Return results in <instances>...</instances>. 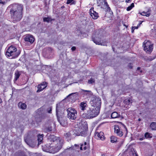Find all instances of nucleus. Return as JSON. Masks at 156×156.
Wrapping results in <instances>:
<instances>
[{
  "mask_svg": "<svg viewBox=\"0 0 156 156\" xmlns=\"http://www.w3.org/2000/svg\"><path fill=\"white\" fill-rule=\"evenodd\" d=\"M23 5L21 4H14L9 11L12 21L16 23L22 19L23 17Z\"/></svg>",
  "mask_w": 156,
  "mask_h": 156,
  "instance_id": "nucleus-1",
  "label": "nucleus"
},
{
  "mask_svg": "<svg viewBox=\"0 0 156 156\" xmlns=\"http://www.w3.org/2000/svg\"><path fill=\"white\" fill-rule=\"evenodd\" d=\"M102 32L101 31L97 30L93 34L92 37L93 41L96 44L104 45V43L101 39L102 37Z\"/></svg>",
  "mask_w": 156,
  "mask_h": 156,
  "instance_id": "nucleus-2",
  "label": "nucleus"
},
{
  "mask_svg": "<svg viewBox=\"0 0 156 156\" xmlns=\"http://www.w3.org/2000/svg\"><path fill=\"white\" fill-rule=\"evenodd\" d=\"M114 133L120 137L122 136L125 131H126V136L128 133V131L125 126L121 123L120 125H116L114 127Z\"/></svg>",
  "mask_w": 156,
  "mask_h": 156,
  "instance_id": "nucleus-3",
  "label": "nucleus"
},
{
  "mask_svg": "<svg viewBox=\"0 0 156 156\" xmlns=\"http://www.w3.org/2000/svg\"><path fill=\"white\" fill-rule=\"evenodd\" d=\"M19 51H17L16 48L13 45H11L7 49L6 55L8 57L12 56V58L17 57L20 54Z\"/></svg>",
  "mask_w": 156,
  "mask_h": 156,
  "instance_id": "nucleus-4",
  "label": "nucleus"
},
{
  "mask_svg": "<svg viewBox=\"0 0 156 156\" xmlns=\"http://www.w3.org/2000/svg\"><path fill=\"white\" fill-rule=\"evenodd\" d=\"M62 142L60 140L57 144H55L51 143V144L50 143V145H47V147L50 151L54 153L58 152L62 148Z\"/></svg>",
  "mask_w": 156,
  "mask_h": 156,
  "instance_id": "nucleus-5",
  "label": "nucleus"
},
{
  "mask_svg": "<svg viewBox=\"0 0 156 156\" xmlns=\"http://www.w3.org/2000/svg\"><path fill=\"white\" fill-rule=\"evenodd\" d=\"M90 103L92 106L100 110L101 104V99L99 97L94 96L93 97L90 101Z\"/></svg>",
  "mask_w": 156,
  "mask_h": 156,
  "instance_id": "nucleus-6",
  "label": "nucleus"
},
{
  "mask_svg": "<svg viewBox=\"0 0 156 156\" xmlns=\"http://www.w3.org/2000/svg\"><path fill=\"white\" fill-rule=\"evenodd\" d=\"M67 116L70 119L74 120L76 119L77 115V111L73 108H69L67 110Z\"/></svg>",
  "mask_w": 156,
  "mask_h": 156,
  "instance_id": "nucleus-7",
  "label": "nucleus"
},
{
  "mask_svg": "<svg viewBox=\"0 0 156 156\" xmlns=\"http://www.w3.org/2000/svg\"><path fill=\"white\" fill-rule=\"evenodd\" d=\"M97 4L98 6H101V8L105 9V11H110V8L105 0H97Z\"/></svg>",
  "mask_w": 156,
  "mask_h": 156,
  "instance_id": "nucleus-8",
  "label": "nucleus"
},
{
  "mask_svg": "<svg viewBox=\"0 0 156 156\" xmlns=\"http://www.w3.org/2000/svg\"><path fill=\"white\" fill-rule=\"evenodd\" d=\"M144 50L147 53L150 54L153 50V45L150 41H147L143 44Z\"/></svg>",
  "mask_w": 156,
  "mask_h": 156,
  "instance_id": "nucleus-9",
  "label": "nucleus"
},
{
  "mask_svg": "<svg viewBox=\"0 0 156 156\" xmlns=\"http://www.w3.org/2000/svg\"><path fill=\"white\" fill-rule=\"evenodd\" d=\"M48 142L49 143V144L50 145V143L56 144H57L58 142L60 141V138L59 137H57L53 135H50L48 136Z\"/></svg>",
  "mask_w": 156,
  "mask_h": 156,
  "instance_id": "nucleus-10",
  "label": "nucleus"
},
{
  "mask_svg": "<svg viewBox=\"0 0 156 156\" xmlns=\"http://www.w3.org/2000/svg\"><path fill=\"white\" fill-rule=\"evenodd\" d=\"M100 110L99 109L95 108L93 110L90 109L87 111V114L90 118H92L98 115L100 112Z\"/></svg>",
  "mask_w": 156,
  "mask_h": 156,
  "instance_id": "nucleus-11",
  "label": "nucleus"
},
{
  "mask_svg": "<svg viewBox=\"0 0 156 156\" xmlns=\"http://www.w3.org/2000/svg\"><path fill=\"white\" fill-rule=\"evenodd\" d=\"M40 110H38L37 113L39 114L38 115H36L35 117L36 121L37 122H40L41 121L42 119H44L45 116V115L43 113H40Z\"/></svg>",
  "mask_w": 156,
  "mask_h": 156,
  "instance_id": "nucleus-12",
  "label": "nucleus"
},
{
  "mask_svg": "<svg viewBox=\"0 0 156 156\" xmlns=\"http://www.w3.org/2000/svg\"><path fill=\"white\" fill-rule=\"evenodd\" d=\"M25 142L30 147H34L36 144V141H34L30 139H26L24 140Z\"/></svg>",
  "mask_w": 156,
  "mask_h": 156,
  "instance_id": "nucleus-13",
  "label": "nucleus"
},
{
  "mask_svg": "<svg viewBox=\"0 0 156 156\" xmlns=\"http://www.w3.org/2000/svg\"><path fill=\"white\" fill-rule=\"evenodd\" d=\"M49 125L48 126H46L44 129V131L47 133L51 131L53 127H54L55 126V123L52 122H50L49 123Z\"/></svg>",
  "mask_w": 156,
  "mask_h": 156,
  "instance_id": "nucleus-14",
  "label": "nucleus"
},
{
  "mask_svg": "<svg viewBox=\"0 0 156 156\" xmlns=\"http://www.w3.org/2000/svg\"><path fill=\"white\" fill-rule=\"evenodd\" d=\"M104 133L102 132L99 133L96 132L95 133V136L98 139H100L103 140L105 139V137L104 136Z\"/></svg>",
  "mask_w": 156,
  "mask_h": 156,
  "instance_id": "nucleus-15",
  "label": "nucleus"
},
{
  "mask_svg": "<svg viewBox=\"0 0 156 156\" xmlns=\"http://www.w3.org/2000/svg\"><path fill=\"white\" fill-rule=\"evenodd\" d=\"M94 8H91L90 10L91 16L94 19H97L99 17L98 13L93 10Z\"/></svg>",
  "mask_w": 156,
  "mask_h": 156,
  "instance_id": "nucleus-16",
  "label": "nucleus"
},
{
  "mask_svg": "<svg viewBox=\"0 0 156 156\" xmlns=\"http://www.w3.org/2000/svg\"><path fill=\"white\" fill-rule=\"evenodd\" d=\"M47 86L46 82H44L42 83L39 84L37 87L38 90L37 92L41 91L44 89Z\"/></svg>",
  "mask_w": 156,
  "mask_h": 156,
  "instance_id": "nucleus-17",
  "label": "nucleus"
},
{
  "mask_svg": "<svg viewBox=\"0 0 156 156\" xmlns=\"http://www.w3.org/2000/svg\"><path fill=\"white\" fill-rule=\"evenodd\" d=\"M25 41L30 42L31 43H33L34 41V38L32 35H27L24 38Z\"/></svg>",
  "mask_w": 156,
  "mask_h": 156,
  "instance_id": "nucleus-18",
  "label": "nucleus"
},
{
  "mask_svg": "<svg viewBox=\"0 0 156 156\" xmlns=\"http://www.w3.org/2000/svg\"><path fill=\"white\" fill-rule=\"evenodd\" d=\"M80 107L82 110L83 111L86 109V108L87 107V102L83 101L81 102L80 104Z\"/></svg>",
  "mask_w": 156,
  "mask_h": 156,
  "instance_id": "nucleus-19",
  "label": "nucleus"
},
{
  "mask_svg": "<svg viewBox=\"0 0 156 156\" xmlns=\"http://www.w3.org/2000/svg\"><path fill=\"white\" fill-rule=\"evenodd\" d=\"M119 114H118L117 112H115L112 113L111 117L112 119H115L119 118Z\"/></svg>",
  "mask_w": 156,
  "mask_h": 156,
  "instance_id": "nucleus-20",
  "label": "nucleus"
},
{
  "mask_svg": "<svg viewBox=\"0 0 156 156\" xmlns=\"http://www.w3.org/2000/svg\"><path fill=\"white\" fill-rule=\"evenodd\" d=\"M43 134H42L41 135L39 134L37 136L38 137V145L41 144V143L42 142V140L43 137Z\"/></svg>",
  "mask_w": 156,
  "mask_h": 156,
  "instance_id": "nucleus-21",
  "label": "nucleus"
},
{
  "mask_svg": "<svg viewBox=\"0 0 156 156\" xmlns=\"http://www.w3.org/2000/svg\"><path fill=\"white\" fill-rule=\"evenodd\" d=\"M81 90L83 95H84L89 96L91 94V91L90 90H85L83 89H82Z\"/></svg>",
  "mask_w": 156,
  "mask_h": 156,
  "instance_id": "nucleus-22",
  "label": "nucleus"
},
{
  "mask_svg": "<svg viewBox=\"0 0 156 156\" xmlns=\"http://www.w3.org/2000/svg\"><path fill=\"white\" fill-rule=\"evenodd\" d=\"M18 106L19 108L23 109H25L27 108V105L24 103H22L21 102L19 103Z\"/></svg>",
  "mask_w": 156,
  "mask_h": 156,
  "instance_id": "nucleus-23",
  "label": "nucleus"
},
{
  "mask_svg": "<svg viewBox=\"0 0 156 156\" xmlns=\"http://www.w3.org/2000/svg\"><path fill=\"white\" fill-rule=\"evenodd\" d=\"M150 127L153 130H156V122H152L150 125Z\"/></svg>",
  "mask_w": 156,
  "mask_h": 156,
  "instance_id": "nucleus-24",
  "label": "nucleus"
},
{
  "mask_svg": "<svg viewBox=\"0 0 156 156\" xmlns=\"http://www.w3.org/2000/svg\"><path fill=\"white\" fill-rule=\"evenodd\" d=\"M21 74L18 71H16L15 73V76L14 80L16 81L19 78Z\"/></svg>",
  "mask_w": 156,
  "mask_h": 156,
  "instance_id": "nucleus-25",
  "label": "nucleus"
},
{
  "mask_svg": "<svg viewBox=\"0 0 156 156\" xmlns=\"http://www.w3.org/2000/svg\"><path fill=\"white\" fill-rule=\"evenodd\" d=\"M82 146H84V147H83V149L84 150H86L89 147V143L86 142H85L83 144H81Z\"/></svg>",
  "mask_w": 156,
  "mask_h": 156,
  "instance_id": "nucleus-26",
  "label": "nucleus"
},
{
  "mask_svg": "<svg viewBox=\"0 0 156 156\" xmlns=\"http://www.w3.org/2000/svg\"><path fill=\"white\" fill-rule=\"evenodd\" d=\"M117 140V138L114 136H112L111 137V141L112 143L116 142Z\"/></svg>",
  "mask_w": 156,
  "mask_h": 156,
  "instance_id": "nucleus-27",
  "label": "nucleus"
},
{
  "mask_svg": "<svg viewBox=\"0 0 156 156\" xmlns=\"http://www.w3.org/2000/svg\"><path fill=\"white\" fill-rule=\"evenodd\" d=\"M16 156H27L26 153L23 152H18Z\"/></svg>",
  "mask_w": 156,
  "mask_h": 156,
  "instance_id": "nucleus-28",
  "label": "nucleus"
},
{
  "mask_svg": "<svg viewBox=\"0 0 156 156\" xmlns=\"http://www.w3.org/2000/svg\"><path fill=\"white\" fill-rule=\"evenodd\" d=\"M71 135V134L69 132L66 133L65 135V136L66 138H67V140H70Z\"/></svg>",
  "mask_w": 156,
  "mask_h": 156,
  "instance_id": "nucleus-29",
  "label": "nucleus"
},
{
  "mask_svg": "<svg viewBox=\"0 0 156 156\" xmlns=\"http://www.w3.org/2000/svg\"><path fill=\"white\" fill-rule=\"evenodd\" d=\"M60 124L62 126H65L67 125V122L66 121H64L62 120H61L60 122Z\"/></svg>",
  "mask_w": 156,
  "mask_h": 156,
  "instance_id": "nucleus-30",
  "label": "nucleus"
},
{
  "mask_svg": "<svg viewBox=\"0 0 156 156\" xmlns=\"http://www.w3.org/2000/svg\"><path fill=\"white\" fill-rule=\"evenodd\" d=\"M134 4L133 3H132L130 6H128L126 10L128 11H130L134 7Z\"/></svg>",
  "mask_w": 156,
  "mask_h": 156,
  "instance_id": "nucleus-31",
  "label": "nucleus"
},
{
  "mask_svg": "<svg viewBox=\"0 0 156 156\" xmlns=\"http://www.w3.org/2000/svg\"><path fill=\"white\" fill-rule=\"evenodd\" d=\"M44 22H49L51 21V19L49 17H44L43 19Z\"/></svg>",
  "mask_w": 156,
  "mask_h": 156,
  "instance_id": "nucleus-32",
  "label": "nucleus"
},
{
  "mask_svg": "<svg viewBox=\"0 0 156 156\" xmlns=\"http://www.w3.org/2000/svg\"><path fill=\"white\" fill-rule=\"evenodd\" d=\"M74 0H67L66 3L67 4H69L70 3H71V4H75L76 3V2L74 1H73Z\"/></svg>",
  "mask_w": 156,
  "mask_h": 156,
  "instance_id": "nucleus-33",
  "label": "nucleus"
},
{
  "mask_svg": "<svg viewBox=\"0 0 156 156\" xmlns=\"http://www.w3.org/2000/svg\"><path fill=\"white\" fill-rule=\"evenodd\" d=\"M151 134H150L148 133H146L145 134V136L147 138H151L152 137V136H151Z\"/></svg>",
  "mask_w": 156,
  "mask_h": 156,
  "instance_id": "nucleus-34",
  "label": "nucleus"
},
{
  "mask_svg": "<svg viewBox=\"0 0 156 156\" xmlns=\"http://www.w3.org/2000/svg\"><path fill=\"white\" fill-rule=\"evenodd\" d=\"M95 80L94 79L91 78L90 80H88V83L90 84H92L93 83H94Z\"/></svg>",
  "mask_w": 156,
  "mask_h": 156,
  "instance_id": "nucleus-35",
  "label": "nucleus"
},
{
  "mask_svg": "<svg viewBox=\"0 0 156 156\" xmlns=\"http://www.w3.org/2000/svg\"><path fill=\"white\" fill-rule=\"evenodd\" d=\"M125 101L126 104L128 105L132 103L131 100L130 99H127Z\"/></svg>",
  "mask_w": 156,
  "mask_h": 156,
  "instance_id": "nucleus-36",
  "label": "nucleus"
},
{
  "mask_svg": "<svg viewBox=\"0 0 156 156\" xmlns=\"http://www.w3.org/2000/svg\"><path fill=\"white\" fill-rule=\"evenodd\" d=\"M130 156H138L135 153H134L133 152H131L130 153Z\"/></svg>",
  "mask_w": 156,
  "mask_h": 156,
  "instance_id": "nucleus-37",
  "label": "nucleus"
},
{
  "mask_svg": "<svg viewBox=\"0 0 156 156\" xmlns=\"http://www.w3.org/2000/svg\"><path fill=\"white\" fill-rule=\"evenodd\" d=\"M76 94V95H78V93L77 92H75V93H72L71 94H70L69 95V96H71L72 95H73V94Z\"/></svg>",
  "mask_w": 156,
  "mask_h": 156,
  "instance_id": "nucleus-38",
  "label": "nucleus"
},
{
  "mask_svg": "<svg viewBox=\"0 0 156 156\" xmlns=\"http://www.w3.org/2000/svg\"><path fill=\"white\" fill-rule=\"evenodd\" d=\"M76 49V47L75 46H73V47L71 48V49L73 51H74Z\"/></svg>",
  "mask_w": 156,
  "mask_h": 156,
  "instance_id": "nucleus-39",
  "label": "nucleus"
},
{
  "mask_svg": "<svg viewBox=\"0 0 156 156\" xmlns=\"http://www.w3.org/2000/svg\"><path fill=\"white\" fill-rule=\"evenodd\" d=\"M146 12H142L140 13V14L142 16H145Z\"/></svg>",
  "mask_w": 156,
  "mask_h": 156,
  "instance_id": "nucleus-40",
  "label": "nucleus"
},
{
  "mask_svg": "<svg viewBox=\"0 0 156 156\" xmlns=\"http://www.w3.org/2000/svg\"><path fill=\"white\" fill-rule=\"evenodd\" d=\"M49 110H48V113H51V108H49Z\"/></svg>",
  "mask_w": 156,
  "mask_h": 156,
  "instance_id": "nucleus-41",
  "label": "nucleus"
},
{
  "mask_svg": "<svg viewBox=\"0 0 156 156\" xmlns=\"http://www.w3.org/2000/svg\"><path fill=\"white\" fill-rule=\"evenodd\" d=\"M128 67L129 69H132L133 66L131 64H129L128 66Z\"/></svg>",
  "mask_w": 156,
  "mask_h": 156,
  "instance_id": "nucleus-42",
  "label": "nucleus"
},
{
  "mask_svg": "<svg viewBox=\"0 0 156 156\" xmlns=\"http://www.w3.org/2000/svg\"><path fill=\"white\" fill-rule=\"evenodd\" d=\"M150 15V13H149L146 12L145 16L147 17H149Z\"/></svg>",
  "mask_w": 156,
  "mask_h": 156,
  "instance_id": "nucleus-43",
  "label": "nucleus"
},
{
  "mask_svg": "<svg viewBox=\"0 0 156 156\" xmlns=\"http://www.w3.org/2000/svg\"><path fill=\"white\" fill-rule=\"evenodd\" d=\"M5 2H3L1 0H0V4H2L3 5H4V4H5Z\"/></svg>",
  "mask_w": 156,
  "mask_h": 156,
  "instance_id": "nucleus-44",
  "label": "nucleus"
},
{
  "mask_svg": "<svg viewBox=\"0 0 156 156\" xmlns=\"http://www.w3.org/2000/svg\"><path fill=\"white\" fill-rule=\"evenodd\" d=\"M154 59V58H152L151 57H150L148 58V59L150 61H151L152 60H153Z\"/></svg>",
  "mask_w": 156,
  "mask_h": 156,
  "instance_id": "nucleus-45",
  "label": "nucleus"
},
{
  "mask_svg": "<svg viewBox=\"0 0 156 156\" xmlns=\"http://www.w3.org/2000/svg\"><path fill=\"white\" fill-rule=\"evenodd\" d=\"M133 27V28H134V30L135 29H137L138 28V27H137H137Z\"/></svg>",
  "mask_w": 156,
  "mask_h": 156,
  "instance_id": "nucleus-46",
  "label": "nucleus"
},
{
  "mask_svg": "<svg viewBox=\"0 0 156 156\" xmlns=\"http://www.w3.org/2000/svg\"><path fill=\"white\" fill-rule=\"evenodd\" d=\"M134 28H133V27H132V33H133L134 31Z\"/></svg>",
  "mask_w": 156,
  "mask_h": 156,
  "instance_id": "nucleus-47",
  "label": "nucleus"
},
{
  "mask_svg": "<svg viewBox=\"0 0 156 156\" xmlns=\"http://www.w3.org/2000/svg\"><path fill=\"white\" fill-rule=\"evenodd\" d=\"M83 146H82V145L81 144V147H80V150H83Z\"/></svg>",
  "mask_w": 156,
  "mask_h": 156,
  "instance_id": "nucleus-48",
  "label": "nucleus"
},
{
  "mask_svg": "<svg viewBox=\"0 0 156 156\" xmlns=\"http://www.w3.org/2000/svg\"><path fill=\"white\" fill-rule=\"evenodd\" d=\"M130 0H126V2H129Z\"/></svg>",
  "mask_w": 156,
  "mask_h": 156,
  "instance_id": "nucleus-49",
  "label": "nucleus"
},
{
  "mask_svg": "<svg viewBox=\"0 0 156 156\" xmlns=\"http://www.w3.org/2000/svg\"><path fill=\"white\" fill-rule=\"evenodd\" d=\"M56 114H57L58 113V109H57V106H56Z\"/></svg>",
  "mask_w": 156,
  "mask_h": 156,
  "instance_id": "nucleus-50",
  "label": "nucleus"
},
{
  "mask_svg": "<svg viewBox=\"0 0 156 156\" xmlns=\"http://www.w3.org/2000/svg\"><path fill=\"white\" fill-rule=\"evenodd\" d=\"M143 138H140V140H143Z\"/></svg>",
  "mask_w": 156,
  "mask_h": 156,
  "instance_id": "nucleus-51",
  "label": "nucleus"
},
{
  "mask_svg": "<svg viewBox=\"0 0 156 156\" xmlns=\"http://www.w3.org/2000/svg\"><path fill=\"white\" fill-rule=\"evenodd\" d=\"M142 22L143 21H141L139 23V24L140 25L142 24Z\"/></svg>",
  "mask_w": 156,
  "mask_h": 156,
  "instance_id": "nucleus-52",
  "label": "nucleus"
},
{
  "mask_svg": "<svg viewBox=\"0 0 156 156\" xmlns=\"http://www.w3.org/2000/svg\"><path fill=\"white\" fill-rule=\"evenodd\" d=\"M138 121H141V119L140 118H139L138 119Z\"/></svg>",
  "mask_w": 156,
  "mask_h": 156,
  "instance_id": "nucleus-53",
  "label": "nucleus"
},
{
  "mask_svg": "<svg viewBox=\"0 0 156 156\" xmlns=\"http://www.w3.org/2000/svg\"><path fill=\"white\" fill-rule=\"evenodd\" d=\"M140 26V25L139 24V23L138 25H137V27H139Z\"/></svg>",
  "mask_w": 156,
  "mask_h": 156,
  "instance_id": "nucleus-54",
  "label": "nucleus"
},
{
  "mask_svg": "<svg viewBox=\"0 0 156 156\" xmlns=\"http://www.w3.org/2000/svg\"><path fill=\"white\" fill-rule=\"evenodd\" d=\"M61 8H64V6H62L61 7Z\"/></svg>",
  "mask_w": 156,
  "mask_h": 156,
  "instance_id": "nucleus-55",
  "label": "nucleus"
},
{
  "mask_svg": "<svg viewBox=\"0 0 156 156\" xmlns=\"http://www.w3.org/2000/svg\"><path fill=\"white\" fill-rule=\"evenodd\" d=\"M140 68H138L137 69H140Z\"/></svg>",
  "mask_w": 156,
  "mask_h": 156,
  "instance_id": "nucleus-56",
  "label": "nucleus"
},
{
  "mask_svg": "<svg viewBox=\"0 0 156 156\" xmlns=\"http://www.w3.org/2000/svg\"><path fill=\"white\" fill-rule=\"evenodd\" d=\"M83 147H84V146H83Z\"/></svg>",
  "mask_w": 156,
  "mask_h": 156,
  "instance_id": "nucleus-57",
  "label": "nucleus"
}]
</instances>
